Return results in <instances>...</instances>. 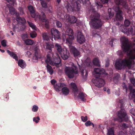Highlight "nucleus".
I'll use <instances>...</instances> for the list:
<instances>
[{"label":"nucleus","mask_w":135,"mask_h":135,"mask_svg":"<svg viewBox=\"0 0 135 135\" xmlns=\"http://www.w3.org/2000/svg\"><path fill=\"white\" fill-rule=\"evenodd\" d=\"M91 123L90 120H89L85 123V125L87 127L89 126H91Z\"/></svg>","instance_id":"4d7b16f0"},{"label":"nucleus","mask_w":135,"mask_h":135,"mask_svg":"<svg viewBox=\"0 0 135 135\" xmlns=\"http://www.w3.org/2000/svg\"><path fill=\"white\" fill-rule=\"evenodd\" d=\"M42 36L44 40L46 41H48L49 40V37L47 33H43L42 34Z\"/></svg>","instance_id":"4c0bfd02"},{"label":"nucleus","mask_w":135,"mask_h":135,"mask_svg":"<svg viewBox=\"0 0 135 135\" xmlns=\"http://www.w3.org/2000/svg\"><path fill=\"white\" fill-rule=\"evenodd\" d=\"M61 90L62 94L65 95H67L69 94V89L65 86L63 87Z\"/></svg>","instance_id":"bb28decb"},{"label":"nucleus","mask_w":135,"mask_h":135,"mask_svg":"<svg viewBox=\"0 0 135 135\" xmlns=\"http://www.w3.org/2000/svg\"><path fill=\"white\" fill-rule=\"evenodd\" d=\"M120 40L122 42V47L123 51L122 50L118 51L117 54L120 56H122L123 55V52L126 53L127 55L131 59H135V48L133 49H131V46L128 42V40L126 37H121Z\"/></svg>","instance_id":"f257e3e1"},{"label":"nucleus","mask_w":135,"mask_h":135,"mask_svg":"<svg viewBox=\"0 0 135 135\" xmlns=\"http://www.w3.org/2000/svg\"><path fill=\"white\" fill-rule=\"evenodd\" d=\"M65 38L66 39V43L71 45L74 39L73 32L71 28H69L65 31Z\"/></svg>","instance_id":"39448f33"},{"label":"nucleus","mask_w":135,"mask_h":135,"mask_svg":"<svg viewBox=\"0 0 135 135\" xmlns=\"http://www.w3.org/2000/svg\"><path fill=\"white\" fill-rule=\"evenodd\" d=\"M1 44L4 47L6 46V41L5 40H3L1 41Z\"/></svg>","instance_id":"6e6d98bb"},{"label":"nucleus","mask_w":135,"mask_h":135,"mask_svg":"<svg viewBox=\"0 0 135 135\" xmlns=\"http://www.w3.org/2000/svg\"><path fill=\"white\" fill-rule=\"evenodd\" d=\"M70 50L74 57H77L80 55L79 52L74 47L69 45Z\"/></svg>","instance_id":"2eb2a0df"},{"label":"nucleus","mask_w":135,"mask_h":135,"mask_svg":"<svg viewBox=\"0 0 135 135\" xmlns=\"http://www.w3.org/2000/svg\"><path fill=\"white\" fill-rule=\"evenodd\" d=\"M81 119L83 122H85L88 120V117L87 116L85 117L81 116Z\"/></svg>","instance_id":"8fccbe9b"},{"label":"nucleus","mask_w":135,"mask_h":135,"mask_svg":"<svg viewBox=\"0 0 135 135\" xmlns=\"http://www.w3.org/2000/svg\"><path fill=\"white\" fill-rule=\"evenodd\" d=\"M42 16H39V18L40 20L42 22H45V26L47 28L49 27V21L48 19H46V16L44 12L41 13Z\"/></svg>","instance_id":"f8f14e48"},{"label":"nucleus","mask_w":135,"mask_h":135,"mask_svg":"<svg viewBox=\"0 0 135 135\" xmlns=\"http://www.w3.org/2000/svg\"><path fill=\"white\" fill-rule=\"evenodd\" d=\"M115 11L116 12L115 18L117 21H121L123 19L122 16L123 12L122 9L118 6H115L113 8Z\"/></svg>","instance_id":"6e6552de"},{"label":"nucleus","mask_w":135,"mask_h":135,"mask_svg":"<svg viewBox=\"0 0 135 135\" xmlns=\"http://www.w3.org/2000/svg\"><path fill=\"white\" fill-rule=\"evenodd\" d=\"M119 78V74H117L115 75L114 77L113 80L114 82L116 83H117L118 82V80Z\"/></svg>","instance_id":"58836bf2"},{"label":"nucleus","mask_w":135,"mask_h":135,"mask_svg":"<svg viewBox=\"0 0 135 135\" xmlns=\"http://www.w3.org/2000/svg\"><path fill=\"white\" fill-rule=\"evenodd\" d=\"M60 54L62 58L64 60H67L70 56L69 52L66 49Z\"/></svg>","instance_id":"a211bd4d"},{"label":"nucleus","mask_w":135,"mask_h":135,"mask_svg":"<svg viewBox=\"0 0 135 135\" xmlns=\"http://www.w3.org/2000/svg\"><path fill=\"white\" fill-rule=\"evenodd\" d=\"M40 120V118L39 117H37L36 118L34 117L33 118V121L35 122L36 123H37L39 122V120Z\"/></svg>","instance_id":"3c124183"},{"label":"nucleus","mask_w":135,"mask_h":135,"mask_svg":"<svg viewBox=\"0 0 135 135\" xmlns=\"http://www.w3.org/2000/svg\"><path fill=\"white\" fill-rule=\"evenodd\" d=\"M130 95L133 98L135 97V89H133L130 92Z\"/></svg>","instance_id":"a18cd8bd"},{"label":"nucleus","mask_w":135,"mask_h":135,"mask_svg":"<svg viewBox=\"0 0 135 135\" xmlns=\"http://www.w3.org/2000/svg\"><path fill=\"white\" fill-rule=\"evenodd\" d=\"M122 126L124 128H126L128 127V125L125 123H123L122 124Z\"/></svg>","instance_id":"e2e57ef3"},{"label":"nucleus","mask_w":135,"mask_h":135,"mask_svg":"<svg viewBox=\"0 0 135 135\" xmlns=\"http://www.w3.org/2000/svg\"><path fill=\"white\" fill-rule=\"evenodd\" d=\"M28 8L30 12L31 17L33 18H35L36 15L35 13V11L34 7L30 5L28 6Z\"/></svg>","instance_id":"393cba45"},{"label":"nucleus","mask_w":135,"mask_h":135,"mask_svg":"<svg viewBox=\"0 0 135 135\" xmlns=\"http://www.w3.org/2000/svg\"><path fill=\"white\" fill-rule=\"evenodd\" d=\"M114 41H117V40L114 38H113L111 40V41L109 42V44L110 45H111L112 47L113 46V42Z\"/></svg>","instance_id":"13d9d810"},{"label":"nucleus","mask_w":135,"mask_h":135,"mask_svg":"<svg viewBox=\"0 0 135 135\" xmlns=\"http://www.w3.org/2000/svg\"><path fill=\"white\" fill-rule=\"evenodd\" d=\"M123 89H125L126 92L127 93L128 91V89L127 85L124 84V85L123 86Z\"/></svg>","instance_id":"680f3d73"},{"label":"nucleus","mask_w":135,"mask_h":135,"mask_svg":"<svg viewBox=\"0 0 135 135\" xmlns=\"http://www.w3.org/2000/svg\"><path fill=\"white\" fill-rule=\"evenodd\" d=\"M101 2L103 4L107 3L108 2V0H100Z\"/></svg>","instance_id":"338daca9"},{"label":"nucleus","mask_w":135,"mask_h":135,"mask_svg":"<svg viewBox=\"0 0 135 135\" xmlns=\"http://www.w3.org/2000/svg\"><path fill=\"white\" fill-rule=\"evenodd\" d=\"M27 22L30 26V27L33 29L35 31L37 30V28L36 27V26L35 25L32 23L28 21H27Z\"/></svg>","instance_id":"e433bc0d"},{"label":"nucleus","mask_w":135,"mask_h":135,"mask_svg":"<svg viewBox=\"0 0 135 135\" xmlns=\"http://www.w3.org/2000/svg\"><path fill=\"white\" fill-rule=\"evenodd\" d=\"M130 81L133 85L135 86V79L133 78H131Z\"/></svg>","instance_id":"5fc2aeb1"},{"label":"nucleus","mask_w":135,"mask_h":135,"mask_svg":"<svg viewBox=\"0 0 135 135\" xmlns=\"http://www.w3.org/2000/svg\"><path fill=\"white\" fill-rule=\"evenodd\" d=\"M66 86V85L64 83H59L54 85V88L56 91H59L61 90V89L63 87Z\"/></svg>","instance_id":"dca6fc26"},{"label":"nucleus","mask_w":135,"mask_h":135,"mask_svg":"<svg viewBox=\"0 0 135 135\" xmlns=\"http://www.w3.org/2000/svg\"><path fill=\"white\" fill-rule=\"evenodd\" d=\"M100 77H95V79L93 80V81L95 85L98 88L103 87L105 84L104 80L101 78H99Z\"/></svg>","instance_id":"1a4fd4ad"},{"label":"nucleus","mask_w":135,"mask_h":135,"mask_svg":"<svg viewBox=\"0 0 135 135\" xmlns=\"http://www.w3.org/2000/svg\"><path fill=\"white\" fill-rule=\"evenodd\" d=\"M130 113L134 116L135 115V110L133 108L131 109L130 111Z\"/></svg>","instance_id":"bf43d9fd"},{"label":"nucleus","mask_w":135,"mask_h":135,"mask_svg":"<svg viewBox=\"0 0 135 135\" xmlns=\"http://www.w3.org/2000/svg\"><path fill=\"white\" fill-rule=\"evenodd\" d=\"M8 8L9 12L11 15H13L16 13L15 9L12 6H10Z\"/></svg>","instance_id":"c9c22d12"},{"label":"nucleus","mask_w":135,"mask_h":135,"mask_svg":"<svg viewBox=\"0 0 135 135\" xmlns=\"http://www.w3.org/2000/svg\"><path fill=\"white\" fill-rule=\"evenodd\" d=\"M94 71L95 72V77H100V75L103 74L105 71L103 69L99 68H95L94 69Z\"/></svg>","instance_id":"4468645a"},{"label":"nucleus","mask_w":135,"mask_h":135,"mask_svg":"<svg viewBox=\"0 0 135 135\" xmlns=\"http://www.w3.org/2000/svg\"><path fill=\"white\" fill-rule=\"evenodd\" d=\"M74 0H68L65 7L69 12L79 11L80 9V4L75 2Z\"/></svg>","instance_id":"7ed1b4c3"},{"label":"nucleus","mask_w":135,"mask_h":135,"mask_svg":"<svg viewBox=\"0 0 135 135\" xmlns=\"http://www.w3.org/2000/svg\"><path fill=\"white\" fill-rule=\"evenodd\" d=\"M85 65L87 67L91 68L93 64L90 59H87L85 61Z\"/></svg>","instance_id":"2f4dec72"},{"label":"nucleus","mask_w":135,"mask_h":135,"mask_svg":"<svg viewBox=\"0 0 135 135\" xmlns=\"http://www.w3.org/2000/svg\"><path fill=\"white\" fill-rule=\"evenodd\" d=\"M77 40L80 44H82L85 42V39L84 36L80 32H79L77 37Z\"/></svg>","instance_id":"ddd939ff"},{"label":"nucleus","mask_w":135,"mask_h":135,"mask_svg":"<svg viewBox=\"0 0 135 135\" xmlns=\"http://www.w3.org/2000/svg\"><path fill=\"white\" fill-rule=\"evenodd\" d=\"M18 64V66L22 69L24 68L26 66L25 62L22 59H20L19 60Z\"/></svg>","instance_id":"cd10ccee"},{"label":"nucleus","mask_w":135,"mask_h":135,"mask_svg":"<svg viewBox=\"0 0 135 135\" xmlns=\"http://www.w3.org/2000/svg\"><path fill=\"white\" fill-rule=\"evenodd\" d=\"M97 6H98L97 7L98 8H101L103 7V5L101 3L99 2H97L96 3Z\"/></svg>","instance_id":"052dcab7"},{"label":"nucleus","mask_w":135,"mask_h":135,"mask_svg":"<svg viewBox=\"0 0 135 135\" xmlns=\"http://www.w3.org/2000/svg\"><path fill=\"white\" fill-rule=\"evenodd\" d=\"M133 28L132 26L130 28L128 29H126L125 31H122L124 33H128L129 34H131L132 35H135V26L133 27Z\"/></svg>","instance_id":"aec40b11"},{"label":"nucleus","mask_w":135,"mask_h":135,"mask_svg":"<svg viewBox=\"0 0 135 135\" xmlns=\"http://www.w3.org/2000/svg\"><path fill=\"white\" fill-rule=\"evenodd\" d=\"M131 23L130 21L128 19H126L124 22V25L125 27L128 26Z\"/></svg>","instance_id":"37998d69"},{"label":"nucleus","mask_w":135,"mask_h":135,"mask_svg":"<svg viewBox=\"0 0 135 135\" xmlns=\"http://www.w3.org/2000/svg\"><path fill=\"white\" fill-rule=\"evenodd\" d=\"M132 64L131 62L128 59L126 58L120 60L116 61L115 66L118 70H121L125 67H130Z\"/></svg>","instance_id":"20e7f679"},{"label":"nucleus","mask_w":135,"mask_h":135,"mask_svg":"<svg viewBox=\"0 0 135 135\" xmlns=\"http://www.w3.org/2000/svg\"><path fill=\"white\" fill-rule=\"evenodd\" d=\"M56 25L58 28H60L61 27L62 24L60 22L57 21L56 22Z\"/></svg>","instance_id":"09e8293b"},{"label":"nucleus","mask_w":135,"mask_h":135,"mask_svg":"<svg viewBox=\"0 0 135 135\" xmlns=\"http://www.w3.org/2000/svg\"><path fill=\"white\" fill-rule=\"evenodd\" d=\"M16 0H6V1L9 4H13L15 3Z\"/></svg>","instance_id":"603ef678"},{"label":"nucleus","mask_w":135,"mask_h":135,"mask_svg":"<svg viewBox=\"0 0 135 135\" xmlns=\"http://www.w3.org/2000/svg\"><path fill=\"white\" fill-rule=\"evenodd\" d=\"M25 43L27 45H31L33 44L34 43V41L30 39H27L25 40Z\"/></svg>","instance_id":"f704fd0d"},{"label":"nucleus","mask_w":135,"mask_h":135,"mask_svg":"<svg viewBox=\"0 0 135 135\" xmlns=\"http://www.w3.org/2000/svg\"><path fill=\"white\" fill-rule=\"evenodd\" d=\"M71 86L73 89V92L74 93V96H76V95L75 94V92H77L78 90L76 85L74 83H71Z\"/></svg>","instance_id":"c756f323"},{"label":"nucleus","mask_w":135,"mask_h":135,"mask_svg":"<svg viewBox=\"0 0 135 135\" xmlns=\"http://www.w3.org/2000/svg\"><path fill=\"white\" fill-rule=\"evenodd\" d=\"M80 71L81 73V75L83 79H86L88 75V71L84 68L83 67L80 68Z\"/></svg>","instance_id":"6ab92c4d"},{"label":"nucleus","mask_w":135,"mask_h":135,"mask_svg":"<svg viewBox=\"0 0 135 135\" xmlns=\"http://www.w3.org/2000/svg\"><path fill=\"white\" fill-rule=\"evenodd\" d=\"M88 0H77L75 2H77L79 4H80L79 3H82L83 4H86Z\"/></svg>","instance_id":"ea45409f"},{"label":"nucleus","mask_w":135,"mask_h":135,"mask_svg":"<svg viewBox=\"0 0 135 135\" xmlns=\"http://www.w3.org/2000/svg\"><path fill=\"white\" fill-rule=\"evenodd\" d=\"M54 45L53 44H51L49 42H47L46 43V50H49V52H51L52 48H53Z\"/></svg>","instance_id":"a878e982"},{"label":"nucleus","mask_w":135,"mask_h":135,"mask_svg":"<svg viewBox=\"0 0 135 135\" xmlns=\"http://www.w3.org/2000/svg\"><path fill=\"white\" fill-rule=\"evenodd\" d=\"M7 53L15 59L17 61L18 58L17 55L14 52H11L9 50H7Z\"/></svg>","instance_id":"c85d7f7f"},{"label":"nucleus","mask_w":135,"mask_h":135,"mask_svg":"<svg viewBox=\"0 0 135 135\" xmlns=\"http://www.w3.org/2000/svg\"><path fill=\"white\" fill-rule=\"evenodd\" d=\"M65 71L70 78H73L75 75L78 74V71L72 67H66L65 69Z\"/></svg>","instance_id":"423d86ee"},{"label":"nucleus","mask_w":135,"mask_h":135,"mask_svg":"<svg viewBox=\"0 0 135 135\" xmlns=\"http://www.w3.org/2000/svg\"><path fill=\"white\" fill-rule=\"evenodd\" d=\"M93 64L97 66H100V65L99 63V61L98 59L97 58L94 59L93 60Z\"/></svg>","instance_id":"473e14b6"},{"label":"nucleus","mask_w":135,"mask_h":135,"mask_svg":"<svg viewBox=\"0 0 135 135\" xmlns=\"http://www.w3.org/2000/svg\"><path fill=\"white\" fill-rule=\"evenodd\" d=\"M35 52L34 54V57H35V58L38 59V51L37 49V48H36L35 49Z\"/></svg>","instance_id":"c03bdc74"},{"label":"nucleus","mask_w":135,"mask_h":135,"mask_svg":"<svg viewBox=\"0 0 135 135\" xmlns=\"http://www.w3.org/2000/svg\"><path fill=\"white\" fill-rule=\"evenodd\" d=\"M118 118L114 119V120H118L119 122H122L123 119L127 118V116L126 112L124 109H121L118 112Z\"/></svg>","instance_id":"0eeeda50"},{"label":"nucleus","mask_w":135,"mask_h":135,"mask_svg":"<svg viewBox=\"0 0 135 135\" xmlns=\"http://www.w3.org/2000/svg\"><path fill=\"white\" fill-rule=\"evenodd\" d=\"M53 55L52 54H48L47 55V59L45 60V62L47 64H50V65L53 64L52 56Z\"/></svg>","instance_id":"4be33fe9"},{"label":"nucleus","mask_w":135,"mask_h":135,"mask_svg":"<svg viewBox=\"0 0 135 135\" xmlns=\"http://www.w3.org/2000/svg\"><path fill=\"white\" fill-rule=\"evenodd\" d=\"M109 61L108 59H107V60L106 61V63L105 64V66L106 67H107L109 66Z\"/></svg>","instance_id":"0e129e2a"},{"label":"nucleus","mask_w":135,"mask_h":135,"mask_svg":"<svg viewBox=\"0 0 135 135\" xmlns=\"http://www.w3.org/2000/svg\"><path fill=\"white\" fill-rule=\"evenodd\" d=\"M117 5H121L126 9H127L128 6L126 4V0H114Z\"/></svg>","instance_id":"f3484780"},{"label":"nucleus","mask_w":135,"mask_h":135,"mask_svg":"<svg viewBox=\"0 0 135 135\" xmlns=\"http://www.w3.org/2000/svg\"><path fill=\"white\" fill-rule=\"evenodd\" d=\"M38 107L36 105H34L33 106L32 110L33 112H36L38 110Z\"/></svg>","instance_id":"49530a36"},{"label":"nucleus","mask_w":135,"mask_h":135,"mask_svg":"<svg viewBox=\"0 0 135 135\" xmlns=\"http://www.w3.org/2000/svg\"><path fill=\"white\" fill-rule=\"evenodd\" d=\"M9 99V97L8 95L7 94V95L6 96V97L4 99V100L5 101H7Z\"/></svg>","instance_id":"774afa93"},{"label":"nucleus","mask_w":135,"mask_h":135,"mask_svg":"<svg viewBox=\"0 0 135 135\" xmlns=\"http://www.w3.org/2000/svg\"><path fill=\"white\" fill-rule=\"evenodd\" d=\"M51 33L52 36V38H51L52 41H53V38L55 40L60 38V32L56 28H52L51 30Z\"/></svg>","instance_id":"9d476101"},{"label":"nucleus","mask_w":135,"mask_h":135,"mask_svg":"<svg viewBox=\"0 0 135 135\" xmlns=\"http://www.w3.org/2000/svg\"><path fill=\"white\" fill-rule=\"evenodd\" d=\"M30 35L31 37L33 38L36 36L37 34L35 32H34L31 33Z\"/></svg>","instance_id":"de8ad7c7"},{"label":"nucleus","mask_w":135,"mask_h":135,"mask_svg":"<svg viewBox=\"0 0 135 135\" xmlns=\"http://www.w3.org/2000/svg\"><path fill=\"white\" fill-rule=\"evenodd\" d=\"M61 62V60L60 58H55L54 61H53V64H51V65L53 66H55L56 67H59L61 65L60 63Z\"/></svg>","instance_id":"5701e85b"},{"label":"nucleus","mask_w":135,"mask_h":135,"mask_svg":"<svg viewBox=\"0 0 135 135\" xmlns=\"http://www.w3.org/2000/svg\"><path fill=\"white\" fill-rule=\"evenodd\" d=\"M41 3L42 7L45 8H47V4L45 1L43 0H42L41 1Z\"/></svg>","instance_id":"a19ab883"},{"label":"nucleus","mask_w":135,"mask_h":135,"mask_svg":"<svg viewBox=\"0 0 135 135\" xmlns=\"http://www.w3.org/2000/svg\"><path fill=\"white\" fill-rule=\"evenodd\" d=\"M89 13H91L90 18L91 25L96 29L101 27L103 24L100 19V15L95 11L94 7L91 6L88 9Z\"/></svg>","instance_id":"f03ea898"},{"label":"nucleus","mask_w":135,"mask_h":135,"mask_svg":"<svg viewBox=\"0 0 135 135\" xmlns=\"http://www.w3.org/2000/svg\"><path fill=\"white\" fill-rule=\"evenodd\" d=\"M51 84L54 86L55 85V84L56 82V81L54 79H53L51 80Z\"/></svg>","instance_id":"69168bd1"},{"label":"nucleus","mask_w":135,"mask_h":135,"mask_svg":"<svg viewBox=\"0 0 135 135\" xmlns=\"http://www.w3.org/2000/svg\"><path fill=\"white\" fill-rule=\"evenodd\" d=\"M66 18L67 21L71 23H76L77 20L76 18L73 16H67Z\"/></svg>","instance_id":"b1692460"},{"label":"nucleus","mask_w":135,"mask_h":135,"mask_svg":"<svg viewBox=\"0 0 135 135\" xmlns=\"http://www.w3.org/2000/svg\"><path fill=\"white\" fill-rule=\"evenodd\" d=\"M47 72L50 74L51 75H52L54 72V70L52 68L51 66L49 64H47L46 66Z\"/></svg>","instance_id":"7c9ffc66"},{"label":"nucleus","mask_w":135,"mask_h":135,"mask_svg":"<svg viewBox=\"0 0 135 135\" xmlns=\"http://www.w3.org/2000/svg\"><path fill=\"white\" fill-rule=\"evenodd\" d=\"M86 95L84 94L83 93H79V95L78 96V98H79L82 101H84L85 100V96Z\"/></svg>","instance_id":"72a5a7b5"},{"label":"nucleus","mask_w":135,"mask_h":135,"mask_svg":"<svg viewBox=\"0 0 135 135\" xmlns=\"http://www.w3.org/2000/svg\"><path fill=\"white\" fill-rule=\"evenodd\" d=\"M55 47L57 50V52L60 54L65 50L62 47L60 44L58 43H56L55 44Z\"/></svg>","instance_id":"412c9836"},{"label":"nucleus","mask_w":135,"mask_h":135,"mask_svg":"<svg viewBox=\"0 0 135 135\" xmlns=\"http://www.w3.org/2000/svg\"><path fill=\"white\" fill-rule=\"evenodd\" d=\"M108 135H114V130L113 128H111L108 130Z\"/></svg>","instance_id":"79ce46f5"},{"label":"nucleus","mask_w":135,"mask_h":135,"mask_svg":"<svg viewBox=\"0 0 135 135\" xmlns=\"http://www.w3.org/2000/svg\"><path fill=\"white\" fill-rule=\"evenodd\" d=\"M16 20L17 21L18 23L20 24L21 25V31L24 30L26 27L25 24L26 23V20L23 17H21L19 16H17Z\"/></svg>","instance_id":"9b49d317"},{"label":"nucleus","mask_w":135,"mask_h":135,"mask_svg":"<svg viewBox=\"0 0 135 135\" xmlns=\"http://www.w3.org/2000/svg\"><path fill=\"white\" fill-rule=\"evenodd\" d=\"M18 9L21 14H23L24 13V11H23V8L21 7H20Z\"/></svg>","instance_id":"864d4df0"}]
</instances>
